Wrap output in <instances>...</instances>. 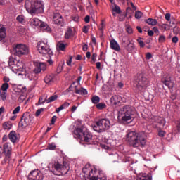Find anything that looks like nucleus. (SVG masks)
<instances>
[{
	"mask_svg": "<svg viewBox=\"0 0 180 180\" xmlns=\"http://www.w3.org/2000/svg\"><path fill=\"white\" fill-rule=\"evenodd\" d=\"M126 137L129 146L134 148L145 147L147 144V134L144 131L136 132L129 130L127 132Z\"/></svg>",
	"mask_w": 180,
	"mask_h": 180,
	"instance_id": "1",
	"label": "nucleus"
},
{
	"mask_svg": "<svg viewBox=\"0 0 180 180\" xmlns=\"http://www.w3.org/2000/svg\"><path fill=\"white\" fill-rule=\"evenodd\" d=\"M82 172L84 180H108L106 174L95 167L86 165L83 169Z\"/></svg>",
	"mask_w": 180,
	"mask_h": 180,
	"instance_id": "2",
	"label": "nucleus"
},
{
	"mask_svg": "<svg viewBox=\"0 0 180 180\" xmlns=\"http://www.w3.org/2000/svg\"><path fill=\"white\" fill-rule=\"evenodd\" d=\"M25 8L27 12L32 16L44 12V4L41 0H26Z\"/></svg>",
	"mask_w": 180,
	"mask_h": 180,
	"instance_id": "3",
	"label": "nucleus"
},
{
	"mask_svg": "<svg viewBox=\"0 0 180 180\" xmlns=\"http://www.w3.org/2000/svg\"><path fill=\"white\" fill-rule=\"evenodd\" d=\"M49 169L54 175L61 176L68 174L70 165L67 162H63L62 165L59 162H52L49 164Z\"/></svg>",
	"mask_w": 180,
	"mask_h": 180,
	"instance_id": "4",
	"label": "nucleus"
},
{
	"mask_svg": "<svg viewBox=\"0 0 180 180\" xmlns=\"http://www.w3.org/2000/svg\"><path fill=\"white\" fill-rule=\"evenodd\" d=\"M133 115H134V111L130 105H125L121 108L118 112V117L122 119V122H131Z\"/></svg>",
	"mask_w": 180,
	"mask_h": 180,
	"instance_id": "5",
	"label": "nucleus"
},
{
	"mask_svg": "<svg viewBox=\"0 0 180 180\" xmlns=\"http://www.w3.org/2000/svg\"><path fill=\"white\" fill-rule=\"evenodd\" d=\"M38 51L44 57H51L53 56V51L50 49L49 41L47 40H41L37 43V46Z\"/></svg>",
	"mask_w": 180,
	"mask_h": 180,
	"instance_id": "6",
	"label": "nucleus"
},
{
	"mask_svg": "<svg viewBox=\"0 0 180 180\" xmlns=\"http://www.w3.org/2000/svg\"><path fill=\"white\" fill-rule=\"evenodd\" d=\"M134 86L137 91H143L148 86V80L143 74L137 75L134 82Z\"/></svg>",
	"mask_w": 180,
	"mask_h": 180,
	"instance_id": "7",
	"label": "nucleus"
},
{
	"mask_svg": "<svg viewBox=\"0 0 180 180\" xmlns=\"http://www.w3.org/2000/svg\"><path fill=\"white\" fill-rule=\"evenodd\" d=\"M8 65L12 71H19L20 72H25L26 71V65L22 60H16L13 58H9Z\"/></svg>",
	"mask_w": 180,
	"mask_h": 180,
	"instance_id": "8",
	"label": "nucleus"
},
{
	"mask_svg": "<svg viewBox=\"0 0 180 180\" xmlns=\"http://www.w3.org/2000/svg\"><path fill=\"white\" fill-rule=\"evenodd\" d=\"M110 128V121L108 119H101L93 125V130L97 133H103Z\"/></svg>",
	"mask_w": 180,
	"mask_h": 180,
	"instance_id": "9",
	"label": "nucleus"
},
{
	"mask_svg": "<svg viewBox=\"0 0 180 180\" xmlns=\"http://www.w3.org/2000/svg\"><path fill=\"white\" fill-rule=\"evenodd\" d=\"M75 134L77 137L82 141H85V143H88V144L94 143V141H92V134L89 131H84L82 129L77 128L75 131Z\"/></svg>",
	"mask_w": 180,
	"mask_h": 180,
	"instance_id": "10",
	"label": "nucleus"
},
{
	"mask_svg": "<svg viewBox=\"0 0 180 180\" xmlns=\"http://www.w3.org/2000/svg\"><path fill=\"white\" fill-rule=\"evenodd\" d=\"M13 51L14 56H17V57L27 56L29 54V47L23 44H18L13 46Z\"/></svg>",
	"mask_w": 180,
	"mask_h": 180,
	"instance_id": "11",
	"label": "nucleus"
},
{
	"mask_svg": "<svg viewBox=\"0 0 180 180\" xmlns=\"http://www.w3.org/2000/svg\"><path fill=\"white\" fill-rule=\"evenodd\" d=\"M31 123L32 117L30 116V114L29 112H25L18 124V127L21 130H23V129H26V127H27V126H29Z\"/></svg>",
	"mask_w": 180,
	"mask_h": 180,
	"instance_id": "12",
	"label": "nucleus"
},
{
	"mask_svg": "<svg viewBox=\"0 0 180 180\" xmlns=\"http://www.w3.org/2000/svg\"><path fill=\"white\" fill-rule=\"evenodd\" d=\"M151 122L157 130H162L166 123L165 119L162 117H153Z\"/></svg>",
	"mask_w": 180,
	"mask_h": 180,
	"instance_id": "13",
	"label": "nucleus"
},
{
	"mask_svg": "<svg viewBox=\"0 0 180 180\" xmlns=\"http://www.w3.org/2000/svg\"><path fill=\"white\" fill-rule=\"evenodd\" d=\"M18 75H25V78H27L29 81H37L39 79V75L34 71L25 70L24 73H18Z\"/></svg>",
	"mask_w": 180,
	"mask_h": 180,
	"instance_id": "14",
	"label": "nucleus"
},
{
	"mask_svg": "<svg viewBox=\"0 0 180 180\" xmlns=\"http://www.w3.org/2000/svg\"><path fill=\"white\" fill-rule=\"evenodd\" d=\"M161 82L167 86L169 89H172L174 88V83L171 81V76L168 73H165L162 76Z\"/></svg>",
	"mask_w": 180,
	"mask_h": 180,
	"instance_id": "15",
	"label": "nucleus"
},
{
	"mask_svg": "<svg viewBox=\"0 0 180 180\" xmlns=\"http://www.w3.org/2000/svg\"><path fill=\"white\" fill-rule=\"evenodd\" d=\"M29 180H43V174L39 170L32 171L28 175Z\"/></svg>",
	"mask_w": 180,
	"mask_h": 180,
	"instance_id": "16",
	"label": "nucleus"
},
{
	"mask_svg": "<svg viewBox=\"0 0 180 180\" xmlns=\"http://www.w3.org/2000/svg\"><path fill=\"white\" fill-rule=\"evenodd\" d=\"M46 68H47V66L46 65V63H37L35 64V68L34 69L33 72L37 75L40 74L41 71H46Z\"/></svg>",
	"mask_w": 180,
	"mask_h": 180,
	"instance_id": "17",
	"label": "nucleus"
},
{
	"mask_svg": "<svg viewBox=\"0 0 180 180\" xmlns=\"http://www.w3.org/2000/svg\"><path fill=\"white\" fill-rule=\"evenodd\" d=\"M3 152L5 154L6 158H11L12 154V146H11V143H6L4 144Z\"/></svg>",
	"mask_w": 180,
	"mask_h": 180,
	"instance_id": "18",
	"label": "nucleus"
},
{
	"mask_svg": "<svg viewBox=\"0 0 180 180\" xmlns=\"http://www.w3.org/2000/svg\"><path fill=\"white\" fill-rule=\"evenodd\" d=\"M53 22L55 25H58V26H63L64 18H63V15L58 13H55L53 15Z\"/></svg>",
	"mask_w": 180,
	"mask_h": 180,
	"instance_id": "19",
	"label": "nucleus"
},
{
	"mask_svg": "<svg viewBox=\"0 0 180 180\" xmlns=\"http://www.w3.org/2000/svg\"><path fill=\"white\" fill-rule=\"evenodd\" d=\"M56 81V75H47L44 78V82L47 85H51Z\"/></svg>",
	"mask_w": 180,
	"mask_h": 180,
	"instance_id": "20",
	"label": "nucleus"
},
{
	"mask_svg": "<svg viewBox=\"0 0 180 180\" xmlns=\"http://www.w3.org/2000/svg\"><path fill=\"white\" fill-rule=\"evenodd\" d=\"M122 96H112L110 98L111 105H112L113 106H117V105H119V103L122 102Z\"/></svg>",
	"mask_w": 180,
	"mask_h": 180,
	"instance_id": "21",
	"label": "nucleus"
},
{
	"mask_svg": "<svg viewBox=\"0 0 180 180\" xmlns=\"http://www.w3.org/2000/svg\"><path fill=\"white\" fill-rule=\"evenodd\" d=\"M6 37V28L0 24V41L5 43V38Z\"/></svg>",
	"mask_w": 180,
	"mask_h": 180,
	"instance_id": "22",
	"label": "nucleus"
},
{
	"mask_svg": "<svg viewBox=\"0 0 180 180\" xmlns=\"http://www.w3.org/2000/svg\"><path fill=\"white\" fill-rule=\"evenodd\" d=\"M124 49L128 53H134V51H136V45L134 42L131 41L128 44L125 45Z\"/></svg>",
	"mask_w": 180,
	"mask_h": 180,
	"instance_id": "23",
	"label": "nucleus"
},
{
	"mask_svg": "<svg viewBox=\"0 0 180 180\" xmlns=\"http://www.w3.org/2000/svg\"><path fill=\"white\" fill-rule=\"evenodd\" d=\"M110 49H112V50H115V51H120V46L116 40L112 39L110 41Z\"/></svg>",
	"mask_w": 180,
	"mask_h": 180,
	"instance_id": "24",
	"label": "nucleus"
},
{
	"mask_svg": "<svg viewBox=\"0 0 180 180\" xmlns=\"http://www.w3.org/2000/svg\"><path fill=\"white\" fill-rule=\"evenodd\" d=\"M8 138L12 143H16V141H18V135H16V131H11L8 134Z\"/></svg>",
	"mask_w": 180,
	"mask_h": 180,
	"instance_id": "25",
	"label": "nucleus"
},
{
	"mask_svg": "<svg viewBox=\"0 0 180 180\" xmlns=\"http://www.w3.org/2000/svg\"><path fill=\"white\" fill-rule=\"evenodd\" d=\"M116 13L118 15H120L122 13V10L120 9V7L117 6V4H114L112 6V15L113 16H116Z\"/></svg>",
	"mask_w": 180,
	"mask_h": 180,
	"instance_id": "26",
	"label": "nucleus"
},
{
	"mask_svg": "<svg viewBox=\"0 0 180 180\" xmlns=\"http://www.w3.org/2000/svg\"><path fill=\"white\" fill-rule=\"evenodd\" d=\"M58 98V96L57 95H53L49 98H46L42 103H44L46 102V103H51V102H54L55 101H57Z\"/></svg>",
	"mask_w": 180,
	"mask_h": 180,
	"instance_id": "27",
	"label": "nucleus"
},
{
	"mask_svg": "<svg viewBox=\"0 0 180 180\" xmlns=\"http://www.w3.org/2000/svg\"><path fill=\"white\" fill-rule=\"evenodd\" d=\"M75 94H77L78 95H87L88 91L82 87L80 89H76Z\"/></svg>",
	"mask_w": 180,
	"mask_h": 180,
	"instance_id": "28",
	"label": "nucleus"
},
{
	"mask_svg": "<svg viewBox=\"0 0 180 180\" xmlns=\"http://www.w3.org/2000/svg\"><path fill=\"white\" fill-rule=\"evenodd\" d=\"M74 36V31H72V29L68 28L67 32L65 34V39H70V37Z\"/></svg>",
	"mask_w": 180,
	"mask_h": 180,
	"instance_id": "29",
	"label": "nucleus"
},
{
	"mask_svg": "<svg viewBox=\"0 0 180 180\" xmlns=\"http://www.w3.org/2000/svg\"><path fill=\"white\" fill-rule=\"evenodd\" d=\"M146 23L150 25V26H155L157 25V20L153 18H148L145 20Z\"/></svg>",
	"mask_w": 180,
	"mask_h": 180,
	"instance_id": "30",
	"label": "nucleus"
},
{
	"mask_svg": "<svg viewBox=\"0 0 180 180\" xmlns=\"http://www.w3.org/2000/svg\"><path fill=\"white\" fill-rule=\"evenodd\" d=\"M40 23H41V21L39 18H34L31 20V25L32 26H39Z\"/></svg>",
	"mask_w": 180,
	"mask_h": 180,
	"instance_id": "31",
	"label": "nucleus"
},
{
	"mask_svg": "<svg viewBox=\"0 0 180 180\" xmlns=\"http://www.w3.org/2000/svg\"><path fill=\"white\" fill-rule=\"evenodd\" d=\"M139 180H151V178L147 174H142L138 176Z\"/></svg>",
	"mask_w": 180,
	"mask_h": 180,
	"instance_id": "32",
	"label": "nucleus"
},
{
	"mask_svg": "<svg viewBox=\"0 0 180 180\" xmlns=\"http://www.w3.org/2000/svg\"><path fill=\"white\" fill-rule=\"evenodd\" d=\"M101 101V98H99V96H94L92 98H91V102L92 103H94V105H98V103L100 102Z\"/></svg>",
	"mask_w": 180,
	"mask_h": 180,
	"instance_id": "33",
	"label": "nucleus"
},
{
	"mask_svg": "<svg viewBox=\"0 0 180 180\" xmlns=\"http://www.w3.org/2000/svg\"><path fill=\"white\" fill-rule=\"evenodd\" d=\"M3 128L4 130H11L12 129V124L11 122H4L3 124Z\"/></svg>",
	"mask_w": 180,
	"mask_h": 180,
	"instance_id": "34",
	"label": "nucleus"
},
{
	"mask_svg": "<svg viewBox=\"0 0 180 180\" xmlns=\"http://www.w3.org/2000/svg\"><path fill=\"white\" fill-rule=\"evenodd\" d=\"M96 108L98 110H102L103 109H106V104L105 103H98L96 104Z\"/></svg>",
	"mask_w": 180,
	"mask_h": 180,
	"instance_id": "35",
	"label": "nucleus"
},
{
	"mask_svg": "<svg viewBox=\"0 0 180 180\" xmlns=\"http://www.w3.org/2000/svg\"><path fill=\"white\" fill-rule=\"evenodd\" d=\"M130 41H131L127 37L122 38V46H124V47H125V46H127V44H129L130 43Z\"/></svg>",
	"mask_w": 180,
	"mask_h": 180,
	"instance_id": "36",
	"label": "nucleus"
},
{
	"mask_svg": "<svg viewBox=\"0 0 180 180\" xmlns=\"http://www.w3.org/2000/svg\"><path fill=\"white\" fill-rule=\"evenodd\" d=\"M58 49L59 50H60V51H64V50H65V44L61 43V42H59L58 44Z\"/></svg>",
	"mask_w": 180,
	"mask_h": 180,
	"instance_id": "37",
	"label": "nucleus"
},
{
	"mask_svg": "<svg viewBox=\"0 0 180 180\" xmlns=\"http://www.w3.org/2000/svg\"><path fill=\"white\" fill-rule=\"evenodd\" d=\"M137 42L139 43L141 49H143V47H144L146 46V44H144V41H143L141 37H139L137 39Z\"/></svg>",
	"mask_w": 180,
	"mask_h": 180,
	"instance_id": "38",
	"label": "nucleus"
},
{
	"mask_svg": "<svg viewBox=\"0 0 180 180\" xmlns=\"http://www.w3.org/2000/svg\"><path fill=\"white\" fill-rule=\"evenodd\" d=\"M143 16V13L140 11H135V18L136 19H140Z\"/></svg>",
	"mask_w": 180,
	"mask_h": 180,
	"instance_id": "39",
	"label": "nucleus"
},
{
	"mask_svg": "<svg viewBox=\"0 0 180 180\" xmlns=\"http://www.w3.org/2000/svg\"><path fill=\"white\" fill-rule=\"evenodd\" d=\"M17 20L18 22H20V23H25V18H23V15L17 16Z\"/></svg>",
	"mask_w": 180,
	"mask_h": 180,
	"instance_id": "40",
	"label": "nucleus"
},
{
	"mask_svg": "<svg viewBox=\"0 0 180 180\" xmlns=\"http://www.w3.org/2000/svg\"><path fill=\"white\" fill-rule=\"evenodd\" d=\"M20 106H17L13 111V115H17V113H19L20 112Z\"/></svg>",
	"mask_w": 180,
	"mask_h": 180,
	"instance_id": "41",
	"label": "nucleus"
},
{
	"mask_svg": "<svg viewBox=\"0 0 180 180\" xmlns=\"http://www.w3.org/2000/svg\"><path fill=\"white\" fill-rule=\"evenodd\" d=\"M126 30L129 34H131V33H133V29L131 27H130V25H127Z\"/></svg>",
	"mask_w": 180,
	"mask_h": 180,
	"instance_id": "42",
	"label": "nucleus"
},
{
	"mask_svg": "<svg viewBox=\"0 0 180 180\" xmlns=\"http://www.w3.org/2000/svg\"><path fill=\"white\" fill-rule=\"evenodd\" d=\"M44 108L38 109V110L36 111L35 116H37V117L40 116L41 112H44Z\"/></svg>",
	"mask_w": 180,
	"mask_h": 180,
	"instance_id": "43",
	"label": "nucleus"
},
{
	"mask_svg": "<svg viewBox=\"0 0 180 180\" xmlns=\"http://www.w3.org/2000/svg\"><path fill=\"white\" fill-rule=\"evenodd\" d=\"M159 130L158 131V136L159 137H164V136H165V132L161 129H158Z\"/></svg>",
	"mask_w": 180,
	"mask_h": 180,
	"instance_id": "44",
	"label": "nucleus"
},
{
	"mask_svg": "<svg viewBox=\"0 0 180 180\" xmlns=\"http://www.w3.org/2000/svg\"><path fill=\"white\" fill-rule=\"evenodd\" d=\"M159 43H164V41H165V36L164 35H160L159 37Z\"/></svg>",
	"mask_w": 180,
	"mask_h": 180,
	"instance_id": "45",
	"label": "nucleus"
},
{
	"mask_svg": "<svg viewBox=\"0 0 180 180\" xmlns=\"http://www.w3.org/2000/svg\"><path fill=\"white\" fill-rule=\"evenodd\" d=\"M146 60H151V58H153V55L151 54V53H150V52L146 53Z\"/></svg>",
	"mask_w": 180,
	"mask_h": 180,
	"instance_id": "46",
	"label": "nucleus"
},
{
	"mask_svg": "<svg viewBox=\"0 0 180 180\" xmlns=\"http://www.w3.org/2000/svg\"><path fill=\"white\" fill-rule=\"evenodd\" d=\"M173 33L174 34H179V28L175 27L173 28Z\"/></svg>",
	"mask_w": 180,
	"mask_h": 180,
	"instance_id": "47",
	"label": "nucleus"
},
{
	"mask_svg": "<svg viewBox=\"0 0 180 180\" xmlns=\"http://www.w3.org/2000/svg\"><path fill=\"white\" fill-rule=\"evenodd\" d=\"M63 65H59L57 68V72L58 74H60L63 71Z\"/></svg>",
	"mask_w": 180,
	"mask_h": 180,
	"instance_id": "48",
	"label": "nucleus"
},
{
	"mask_svg": "<svg viewBox=\"0 0 180 180\" xmlns=\"http://www.w3.org/2000/svg\"><path fill=\"white\" fill-rule=\"evenodd\" d=\"M48 147L49 150H56V144L54 143L49 144Z\"/></svg>",
	"mask_w": 180,
	"mask_h": 180,
	"instance_id": "49",
	"label": "nucleus"
},
{
	"mask_svg": "<svg viewBox=\"0 0 180 180\" xmlns=\"http://www.w3.org/2000/svg\"><path fill=\"white\" fill-rule=\"evenodd\" d=\"M96 57H98V55L96 53H93L91 56V60L95 63L96 61Z\"/></svg>",
	"mask_w": 180,
	"mask_h": 180,
	"instance_id": "50",
	"label": "nucleus"
},
{
	"mask_svg": "<svg viewBox=\"0 0 180 180\" xmlns=\"http://www.w3.org/2000/svg\"><path fill=\"white\" fill-rule=\"evenodd\" d=\"M62 106L63 107V109H67L70 106V103L68 102H65Z\"/></svg>",
	"mask_w": 180,
	"mask_h": 180,
	"instance_id": "51",
	"label": "nucleus"
},
{
	"mask_svg": "<svg viewBox=\"0 0 180 180\" xmlns=\"http://www.w3.org/2000/svg\"><path fill=\"white\" fill-rule=\"evenodd\" d=\"M64 108L63 105H60L59 108L56 109V113H59V112H61V110H63Z\"/></svg>",
	"mask_w": 180,
	"mask_h": 180,
	"instance_id": "52",
	"label": "nucleus"
},
{
	"mask_svg": "<svg viewBox=\"0 0 180 180\" xmlns=\"http://www.w3.org/2000/svg\"><path fill=\"white\" fill-rule=\"evenodd\" d=\"M165 19H166V20H168V22H169V20H171V14L170 13H166Z\"/></svg>",
	"mask_w": 180,
	"mask_h": 180,
	"instance_id": "53",
	"label": "nucleus"
},
{
	"mask_svg": "<svg viewBox=\"0 0 180 180\" xmlns=\"http://www.w3.org/2000/svg\"><path fill=\"white\" fill-rule=\"evenodd\" d=\"M56 120H57V116L54 115L51 119V124H54V123H56Z\"/></svg>",
	"mask_w": 180,
	"mask_h": 180,
	"instance_id": "54",
	"label": "nucleus"
},
{
	"mask_svg": "<svg viewBox=\"0 0 180 180\" xmlns=\"http://www.w3.org/2000/svg\"><path fill=\"white\" fill-rule=\"evenodd\" d=\"M82 50H83V51H88V44H84L82 46Z\"/></svg>",
	"mask_w": 180,
	"mask_h": 180,
	"instance_id": "55",
	"label": "nucleus"
},
{
	"mask_svg": "<svg viewBox=\"0 0 180 180\" xmlns=\"http://www.w3.org/2000/svg\"><path fill=\"white\" fill-rule=\"evenodd\" d=\"M172 43H178V37L175 36L172 39Z\"/></svg>",
	"mask_w": 180,
	"mask_h": 180,
	"instance_id": "56",
	"label": "nucleus"
},
{
	"mask_svg": "<svg viewBox=\"0 0 180 180\" xmlns=\"http://www.w3.org/2000/svg\"><path fill=\"white\" fill-rule=\"evenodd\" d=\"M90 19H91V17H89V15H86V16L85 17V18H84V22H85L86 23H89Z\"/></svg>",
	"mask_w": 180,
	"mask_h": 180,
	"instance_id": "57",
	"label": "nucleus"
},
{
	"mask_svg": "<svg viewBox=\"0 0 180 180\" xmlns=\"http://www.w3.org/2000/svg\"><path fill=\"white\" fill-rule=\"evenodd\" d=\"M176 129H177V131L180 133V120L177 121Z\"/></svg>",
	"mask_w": 180,
	"mask_h": 180,
	"instance_id": "58",
	"label": "nucleus"
},
{
	"mask_svg": "<svg viewBox=\"0 0 180 180\" xmlns=\"http://www.w3.org/2000/svg\"><path fill=\"white\" fill-rule=\"evenodd\" d=\"M153 32L156 34H158L160 33V30H158V28L157 27H153Z\"/></svg>",
	"mask_w": 180,
	"mask_h": 180,
	"instance_id": "59",
	"label": "nucleus"
},
{
	"mask_svg": "<svg viewBox=\"0 0 180 180\" xmlns=\"http://www.w3.org/2000/svg\"><path fill=\"white\" fill-rule=\"evenodd\" d=\"M77 108H78V107L76 106V105L72 106V108H71V112H72V113H74V112H75V110H77Z\"/></svg>",
	"mask_w": 180,
	"mask_h": 180,
	"instance_id": "60",
	"label": "nucleus"
},
{
	"mask_svg": "<svg viewBox=\"0 0 180 180\" xmlns=\"http://www.w3.org/2000/svg\"><path fill=\"white\" fill-rule=\"evenodd\" d=\"M148 36H154V31H153V30H148Z\"/></svg>",
	"mask_w": 180,
	"mask_h": 180,
	"instance_id": "61",
	"label": "nucleus"
},
{
	"mask_svg": "<svg viewBox=\"0 0 180 180\" xmlns=\"http://www.w3.org/2000/svg\"><path fill=\"white\" fill-rule=\"evenodd\" d=\"M3 81H4V82H6V84H8V82H9V77H4L3 78Z\"/></svg>",
	"mask_w": 180,
	"mask_h": 180,
	"instance_id": "62",
	"label": "nucleus"
},
{
	"mask_svg": "<svg viewBox=\"0 0 180 180\" xmlns=\"http://www.w3.org/2000/svg\"><path fill=\"white\" fill-rule=\"evenodd\" d=\"M162 27H163L165 29V30H168L169 29L168 27V25L167 24H163Z\"/></svg>",
	"mask_w": 180,
	"mask_h": 180,
	"instance_id": "63",
	"label": "nucleus"
},
{
	"mask_svg": "<svg viewBox=\"0 0 180 180\" xmlns=\"http://www.w3.org/2000/svg\"><path fill=\"white\" fill-rule=\"evenodd\" d=\"M83 32L88 33V27H86V26L83 27Z\"/></svg>",
	"mask_w": 180,
	"mask_h": 180,
	"instance_id": "64",
	"label": "nucleus"
}]
</instances>
